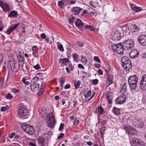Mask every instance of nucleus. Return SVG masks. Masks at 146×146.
Listing matches in <instances>:
<instances>
[{
    "label": "nucleus",
    "instance_id": "obj_1",
    "mask_svg": "<svg viewBox=\"0 0 146 146\" xmlns=\"http://www.w3.org/2000/svg\"><path fill=\"white\" fill-rule=\"evenodd\" d=\"M137 80L138 78L135 75L129 77L128 78V83L131 89H134L136 88Z\"/></svg>",
    "mask_w": 146,
    "mask_h": 146
},
{
    "label": "nucleus",
    "instance_id": "obj_2",
    "mask_svg": "<svg viewBox=\"0 0 146 146\" xmlns=\"http://www.w3.org/2000/svg\"><path fill=\"white\" fill-rule=\"evenodd\" d=\"M46 120L47 121V125L48 127L51 128L54 127L56 121L52 113H50L47 114Z\"/></svg>",
    "mask_w": 146,
    "mask_h": 146
},
{
    "label": "nucleus",
    "instance_id": "obj_3",
    "mask_svg": "<svg viewBox=\"0 0 146 146\" xmlns=\"http://www.w3.org/2000/svg\"><path fill=\"white\" fill-rule=\"evenodd\" d=\"M121 64L125 70H128L131 67V62L127 57L125 56L121 58Z\"/></svg>",
    "mask_w": 146,
    "mask_h": 146
},
{
    "label": "nucleus",
    "instance_id": "obj_4",
    "mask_svg": "<svg viewBox=\"0 0 146 146\" xmlns=\"http://www.w3.org/2000/svg\"><path fill=\"white\" fill-rule=\"evenodd\" d=\"M21 127L23 130L30 135H33L35 134V131L33 126L24 123L22 124Z\"/></svg>",
    "mask_w": 146,
    "mask_h": 146
},
{
    "label": "nucleus",
    "instance_id": "obj_5",
    "mask_svg": "<svg viewBox=\"0 0 146 146\" xmlns=\"http://www.w3.org/2000/svg\"><path fill=\"white\" fill-rule=\"evenodd\" d=\"M124 50H130L133 46V41L131 40H125L122 44Z\"/></svg>",
    "mask_w": 146,
    "mask_h": 146
},
{
    "label": "nucleus",
    "instance_id": "obj_6",
    "mask_svg": "<svg viewBox=\"0 0 146 146\" xmlns=\"http://www.w3.org/2000/svg\"><path fill=\"white\" fill-rule=\"evenodd\" d=\"M132 119L133 125L134 126L139 128H142L143 127L142 121L139 119L138 120L137 117H133Z\"/></svg>",
    "mask_w": 146,
    "mask_h": 146
},
{
    "label": "nucleus",
    "instance_id": "obj_7",
    "mask_svg": "<svg viewBox=\"0 0 146 146\" xmlns=\"http://www.w3.org/2000/svg\"><path fill=\"white\" fill-rule=\"evenodd\" d=\"M27 110L25 108H21L18 111V113L19 116L23 117V119H25L27 118Z\"/></svg>",
    "mask_w": 146,
    "mask_h": 146
},
{
    "label": "nucleus",
    "instance_id": "obj_8",
    "mask_svg": "<svg viewBox=\"0 0 146 146\" xmlns=\"http://www.w3.org/2000/svg\"><path fill=\"white\" fill-rule=\"evenodd\" d=\"M0 6L5 12H8L10 10L9 4L1 0H0Z\"/></svg>",
    "mask_w": 146,
    "mask_h": 146
},
{
    "label": "nucleus",
    "instance_id": "obj_9",
    "mask_svg": "<svg viewBox=\"0 0 146 146\" xmlns=\"http://www.w3.org/2000/svg\"><path fill=\"white\" fill-rule=\"evenodd\" d=\"M140 86L141 89L143 90H146V74L143 75L140 82Z\"/></svg>",
    "mask_w": 146,
    "mask_h": 146
},
{
    "label": "nucleus",
    "instance_id": "obj_10",
    "mask_svg": "<svg viewBox=\"0 0 146 146\" xmlns=\"http://www.w3.org/2000/svg\"><path fill=\"white\" fill-rule=\"evenodd\" d=\"M138 40L140 44L142 45H146V36L142 35L139 36Z\"/></svg>",
    "mask_w": 146,
    "mask_h": 146
},
{
    "label": "nucleus",
    "instance_id": "obj_11",
    "mask_svg": "<svg viewBox=\"0 0 146 146\" xmlns=\"http://www.w3.org/2000/svg\"><path fill=\"white\" fill-rule=\"evenodd\" d=\"M121 33L117 31H115L112 35V39L115 41L119 40L121 37Z\"/></svg>",
    "mask_w": 146,
    "mask_h": 146
},
{
    "label": "nucleus",
    "instance_id": "obj_12",
    "mask_svg": "<svg viewBox=\"0 0 146 146\" xmlns=\"http://www.w3.org/2000/svg\"><path fill=\"white\" fill-rule=\"evenodd\" d=\"M19 25L20 23H18L13 26H12L9 27V29L6 31V33L8 35L10 34L13 31L18 28Z\"/></svg>",
    "mask_w": 146,
    "mask_h": 146
},
{
    "label": "nucleus",
    "instance_id": "obj_13",
    "mask_svg": "<svg viewBox=\"0 0 146 146\" xmlns=\"http://www.w3.org/2000/svg\"><path fill=\"white\" fill-rule=\"evenodd\" d=\"M9 58V62L10 64V66L11 68V70L13 73L14 70L15 64L13 58L12 56L10 55L8 56Z\"/></svg>",
    "mask_w": 146,
    "mask_h": 146
},
{
    "label": "nucleus",
    "instance_id": "obj_14",
    "mask_svg": "<svg viewBox=\"0 0 146 146\" xmlns=\"http://www.w3.org/2000/svg\"><path fill=\"white\" fill-rule=\"evenodd\" d=\"M126 98L125 96H121L118 97L115 100V102L117 104H121L123 103L125 101Z\"/></svg>",
    "mask_w": 146,
    "mask_h": 146
},
{
    "label": "nucleus",
    "instance_id": "obj_15",
    "mask_svg": "<svg viewBox=\"0 0 146 146\" xmlns=\"http://www.w3.org/2000/svg\"><path fill=\"white\" fill-rule=\"evenodd\" d=\"M124 128L129 133L133 135L135 134L136 130L133 128L126 126H124Z\"/></svg>",
    "mask_w": 146,
    "mask_h": 146
},
{
    "label": "nucleus",
    "instance_id": "obj_16",
    "mask_svg": "<svg viewBox=\"0 0 146 146\" xmlns=\"http://www.w3.org/2000/svg\"><path fill=\"white\" fill-rule=\"evenodd\" d=\"M75 24L76 26L80 29H81L84 25L83 22L78 18L76 19Z\"/></svg>",
    "mask_w": 146,
    "mask_h": 146
},
{
    "label": "nucleus",
    "instance_id": "obj_17",
    "mask_svg": "<svg viewBox=\"0 0 146 146\" xmlns=\"http://www.w3.org/2000/svg\"><path fill=\"white\" fill-rule=\"evenodd\" d=\"M123 50L122 44L121 43L117 44V49L116 52L119 54H122L123 53Z\"/></svg>",
    "mask_w": 146,
    "mask_h": 146
},
{
    "label": "nucleus",
    "instance_id": "obj_18",
    "mask_svg": "<svg viewBox=\"0 0 146 146\" xmlns=\"http://www.w3.org/2000/svg\"><path fill=\"white\" fill-rule=\"evenodd\" d=\"M39 84L36 83L31 82L30 87L31 89L32 90H37L39 88Z\"/></svg>",
    "mask_w": 146,
    "mask_h": 146
},
{
    "label": "nucleus",
    "instance_id": "obj_19",
    "mask_svg": "<svg viewBox=\"0 0 146 146\" xmlns=\"http://www.w3.org/2000/svg\"><path fill=\"white\" fill-rule=\"evenodd\" d=\"M139 53L138 51L134 50L131 51L129 53V56L131 58H134L137 56Z\"/></svg>",
    "mask_w": 146,
    "mask_h": 146
},
{
    "label": "nucleus",
    "instance_id": "obj_20",
    "mask_svg": "<svg viewBox=\"0 0 146 146\" xmlns=\"http://www.w3.org/2000/svg\"><path fill=\"white\" fill-rule=\"evenodd\" d=\"M37 141L39 145L44 146V143L45 142V139L42 137H40L37 138Z\"/></svg>",
    "mask_w": 146,
    "mask_h": 146
},
{
    "label": "nucleus",
    "instance_id": "obj_21",
    "mask_svg": "<svg viewBox=\"0 0 146 146\" xmlns=\"http://www.w3.org/2000/svg\"><path fill=\"white\" fill-rule=\"evenodd\" d=\"M82 10V9L80 7H74L72 9L71 11L74 14H77L79 13Z\"/></svg>",
    "mask_w": 146,
    "mask_h": 146
},
{
    "label": "nucleus",
    "instance_id": "obj_22",
    "mask_svg": "<svg viewBox=\"0 0 146 146\" xmlns=\"http://www.w3.org/2000/svg\"><path fill=\"white\" fill-rule=\"evenodd\" d=\"M141 140L137 137H134L130 141L131 144H135V145L137 144L140 141H141Z\"/></svg>",
    "mask_w": 146,
    "mask_h": 146
},
{
    "label": "nucleus",
    "instance_id": "obj_23",
    "mask_svg": "<svg viewBox=\"0 0 146 146\" xmlns=\"http://www.w3.org/2000/svg\"><path fill=\"white\" fill-rule=\"evenodd\" d=\"M96 113H97L98 115H102L104 113V112L103 108L100 106L98 107V109H96Z\"/></svg>",
    "mask_w": 146,
    "mask_h": 146
},
{
    "label": "nucleus",
    "instance_id": "obj_24",
    "mask_svg": "<svg viewBox=\"0 0 146 146\" xmlns=\"http://www.w3.org/2000/svg\"><path fill=\"white\" fill-rule=\"evenodd\" d=\"M39 111L41 115V117H43L45 116L46 114V111L44 108H39Z\"/></svg>",
    "mask_w": 146,
    "mask_h": 146
},
{
    "label": "nucleus",
    "instance_id": "obj_25",
    "mask_svg": "<svg viewBox=\"0 0 146 146\" xmlns=\"http://www.w3.org/2000/svg\"><path fill=\"white\" fill-rule=\"evenodd\" d=\"M113 98V96L111 93H108L107 96V98L109 104L112 103V100Z\"/></svg>",
    "mask_w": 146,
    "mask_h": 146
},
{
    "label": "nucleus",
    "instance_id": "obj_26",
    "mask_svg": "<svg viewBox=\"0 0 146 146\" xmlns=\"http://www.w3.org/2000/svg\"><path fill=\"white\" fill-rule=\"evenodd\" d=\"M127 84L126 83H125L123 84L122 88L120 92V93H123L126 92L127 90Z\"/></svg>",
    "mask_w": 146,
    "mask_h": 146
},
{
    "label": "nucleus",
    "instance_id": "obj_27",
    "mask_svg": "<svg viewBox=\"0 0 146 146\" xmlns=\"http://www.w3.org/2000/svg\"><path fill=\"white\" fill-rule=\"evenodd\" d=\"M59 62L62 64H65L69 62V60L68 58H66L60 59L59 60Z\"/></svg>",
    "mask_w": 146,
    "mask_h": 146
},
{
    "label": "nucleus",
    "instance_id": "obj_28",
    "mask_svg": "<svg viewBox=\"0 0 146 146\" xmlns=\"http://www.w3.org/2000/svg\"><path fill=\"white\" fill-rule=\"evenodd\" d=\"M18 15L17 13L15 11H13L10 12V14L8 15L9 17L11 18L16 17Z\"/></svg>",
    "mask_w": 146,
    "mask_h": 146
},
{
    "label": "nucleus",
    "instance_id": "obj_29",
    "mask_svg": "<svg viewBox=\"0 0 146 146\" xmlns=\"http://www.w3.org/2000/svg\"><path fill=\"white\" fill-rule=\"evenodd\" d=\"M19 53L18 54H19V55L17 56L18 58L21 62H24L25 61L24 56L21 55V52L20 51H19Z\"/></svg>",
    "mask_w": 146,
    "mask_h": 146
},
{
    "label": "nucleus",
    "instance_id": "obj_30",
    "mask_svg": "<svg viewBox=\"0 0 146 146\" xmlns=\"http://www.w3.org/2000/svg\"><path fill=\"white\" fill-rule=\"evenodd\" d=\"M112 111L115 114L117 115H118L120 113L119 109L115 107L113 108Z\"/></svg>",
    "mask_w": 146,
    "mask_h": 146
},
{
    "label": "nucleus",
    "instance_id": "obj_31",
    "mask_svg": "<svg viewBox=\"0 0 146 146\" xmlns=\"http://www.w3.org/2000/svg\"><path fill=\"white\" fill-rule=\"evenodd\" d=\"M81 83V81L80 80H75L74 82V86L76 89L80 87V85Z\"/></svg>",
    "mask_w": 146,
    "mask_h": 146
},
{
    "label": "nucleus",
    "instance_id": "obj_32",
    "mask_svg": "<svg viewBox=\"0 0 146 146\" xmlns=\"http://www.w3.org/2000/svg\"><path fill=\"white\" fill-rule=\"evenodd\" d=\"M131 8L134 11L136 12H139L140 11L141 9L140 7H137L135 6L134 5L131 6Z\"/></svg>",
    "mask_w": 146,
    "mask_h": 146
},
{
    "label": "nucleus",
    "instance_id": "obj_33",
    "mask_svg": "<svg viewBox=\"0 0 146 146\" xmlns=\"http://www.w3.org/2000/svg\"><path fill=\"white\" fill-rule=\"evenodd\" d=\"M106 130V127H103L101 128L100 129V133L102 137L103 138V135L104 133V131Z\"/></svg>",
    "mask_w": 146,
    "mask_h": 146
},
{
    "label": "nucleus",
    "instance_id": "obj_34",
    "mask_svg": "<svg viewBox=\"0 0 146 146\" xmlns=\"http://www.w3.org/2000/svg\"><path fill=\"white\" fill-rule=\"evenodd\" d=\"M65 1H59L58 2V4L59 7L61 8H63L64 5V2Z\"/></svg>",
    "mask_w": 146,
    "mask_h": 146
},
{
    "label": "nucleus",
    "instance_id": "obj_35",
    "mask_svg": "<svg viewBox=\"0 0 146 146\" xmlns=\"http://www.w3.org/2000/svg\"><path fill=\"white\" fill-rule=\"evenodd\" d=\"M133 146H146L145 143L141 140L137 145H133Z\"/></svg>",
    "mask_w": 146,
    "mask_h": 146
},
{
    "label": "nucleus",
    "instance_id": "obj_36",
    "mask_svg": "<svg viewBox=\"0 0 146 146\" xmlns=\"http://www.w3.org/2000/svg\"><path fill=\"white\" fill-rule=\"evenodd\" d=\"M58 80L60 81V86L62 87L64 83V81L63 80V77H60L58 79Z\"/></svg>",
    "mask_w": 146,
    "mask_h": 146
},
{
    "label": "nucleus",
    "instance_id": "obj_37",
    "mask_svg": "<svg viewBox=\"0 0 146 146\" xmlns=\"http://www.w3.org/2000/svg\"><path fill=\"white\" fill-rule=\"evenodd\" d=\"M39 78L38 77L35 76L31 80V82L37 83V81H38Z\"/></svg>",
    "mask_w": 146,
    "mask_h": 146
},
{
    "label": "nucleus",
    "instance_id": "obj_38",
    "mask_svg": "<svg viewBox=\"0 0 146 146\" xmlns=\"http://www.w3.org/2000/svg\"><path fill=\"white\" fill-rule=\"evenodd\" d=\"M58 49L61 51L63 52L64 49L62 44L58 45L57 46Z\"/></svg>",
    "mask_w": 146,
    "mask_h": 146
},
{
    "label": "nucleus",
    "instance_id": "obj_39",
    "mask_svg": "<svg viewBox=\"0 0 146 146\" xmlns=\"http://www.w3.org/2000/svg\"><path fill=\"white\" fill-rule=\"evenodd\" d=\"M74 17H72L69 19V22L70 24H72L74 23Z\"/></svg>",
    "mask_w": 146,
    "mask_h": 146
},
{
    "label": "nucleus",
    "instance_id": "obj_40",
    "mask_svg": "<svg viewBox=\"0 0 146 146\" xmlns=\"http://www.w3.org/2000/svg\"><path fill=\"white\" fill-rule=\"evenodd\" d=\"M117 45H113L111 46L112 49L114 51H116L117 49Z\"/></svg>",
    "mask_w": 146,
    "mask_h": 146
},
{
    "label": "nucleus",
    "instance_id": "obj_41",
    "mask_svg": "<svg viewBox=\"0 0 146 146\" xmlns=\"http://www.w3.org/2000/svg\"><path fill=\"white\" fill-rule=\"evenodd\" d=\"M46 83L43 82L42 83L41 85V87L40 88V90H44V87L46 85Z\"/></svg>",
    "mask_w": 146,
    "mask_h": 146
},
{
    "label": "nucleus",
    "instance_id": "obj_42",
    "mask_svg": "<svg viewBox=\"0 0 146 146\" xmlns=\"http://www.w3.org/2000/svg\"><path fill=\"white\" fill-rule=\"evenodd\" d=\"M91 91L89 90L88 91L86 94L85 95V98H89L91 94Z\"/></svg>",
    "mask_w": 146,
    "mask_h": 146
},
{
    "label": "nucleus",
    "instance_id": "obj_43",
    "mask_svg": "<svg viewBox=\"0 0 146 146\" xmlns=\"http://www.w3.org/2000/svg\"><path fill=\"white\" fill-rule=\"evenodd\" d=\"M64 126V124L63 123H61L60 124L59 127V130L61 131L63 130Z\"/></svg>",
    "mask_w": 146,
    "mask_h": 146
},
{
    "label": "nucleus",
    "instance_id": "obj_44",
    "mask_svg": "<svg viewBox=\"0 0 146 146\" xmlns=\"http://www.w3.org/2000/svg\"><path fill=\"white\" fill-rule=\"evenodd\" d=\"M34 67L36 70L40 69L41 68L39 64H37L36 65L34 66Z\"/></svg>",
    "mask_w": 146,
    "mask_h": 146
},
{
    "label": "nucleus",
    "instance_id": "obj_45",
    "mask_svg": "<svg viewBox=\"0 0 146 146\" xmlns=\"http://www.w3.org/2000/svg\"><path fill=\"white\" fill-rule=\"evenodd\" d=\"M79 122V119L77 118L76 119L74 122V125H78V123Z\"/></svg>",
    "mask_w": 146,
    "mask_h": 146
},
{
    "label": "nucleus",
    "instance_id": "obj_46",
    "mask_svg": "<svg viewBox=\"0 0 146 146\" xmlns=\"http://www.w3.org/2000/svg\"><path fill=\"white\" fill-rule=\"evenodd\" d=\"M13 96H11V94L10 93H8L7 95L6 98L7 99H11L12 98Z\"/></svg>",
    "mask_w": 146,
    "mask_h": 146
},
{
    "label": "nucleus",
    "instance_id": "obj_47",
    "mask_svg": "<svg viewBox=\"0 0 146 146\" xmlns=\"http://www.w3.org/2000/svg\"><path fill=\"white\" fill-rule=\"evenodd\" d=\"M81 60L84 63H86L87 61V59L85 56H82Z\"/></svg>",
    "mask_w": 146,
    "mask_h": 146
},
{
    "label": "nucleus",
    "instance_id": "obj_48",
    "mask_svg": "<svg viewBox=\"0 0 146 146\" xmlns=\"http://www.w3.org/2000/svg\"><path fill=\"white\" fill-rule=\"evenodd\" d=\"M98 80L96 79H94L92 81V83L94 85L97 84L98 83Z\"/></svg>",
    "mask_w": 146,
    "mask_h": 146
},
{
    "label": "nucleus",
    "instance_id": "obj_49",
    "mask_svg": "<svg viewBox=\"0 0 146 146\" xmlns=\"http://www.w3.org/2000/svg\"><path fill=\"white\" fill-rule=\"evenodd\" d=\"M133 26L134 29V31L135 32H137L139 30V28L137 27V26L135 25H133Z\"/></svg>",
    "mask_w": 146,
    "mask_h": 146
},
{
    "label": "nucleus",
    "instance_id": "obj_50",
    "mask_svg": "<svg viewBox=\"0 0 146 146\" xmlns=\"http://www.w3.org/2000/svg\"><path fill=\"white\" fill-rule=\"evenodd\" d=\"M94 59L98 62H100L101 61L100 60L99 57L97 56H95L94 57Z\"/></svg>",
    "mask_w": 146,
    "mask_h": 146
},
{
    "label": "nucleus",
    "instance_id": "obj_51",
    "mask_svg": "<svg viewBox=\"0 0 146 146\" xmlns=\"http://www.w3.org/2000/svg\"><path fill=\"white\" fill-rule=\"evenodd\" d=\"M77 45L80 47H81L84 45V44L81 42L78 41L77 42Z\"/></svg>",
    "mask_w": 146,
    "mask_h": 146
},
{
    "label": "nucleus",
    "instance_id": "obj_52",
    "mask_svg": "<svg viewBox=\"0 0 146 146\" xmlns=\"http://www.w3.org/2000/svg\"><path fill=\"white\" fill-rule=\"evenodd\" d=\"M78 56L77 54H73V57L74 59L76 60L77 59Z\"/></svg>",
    "mask_w": 146,
    "mask_h": 146
},
{
    "label": "nucleus",
    "instance_id": "obj_53",
    "mask_svg": "<svg viewBox=\"0 0 146 146\" xmlns=\"http://www.w3.org/2000/svg\"><path fill=\"white\" fill-rule=\"evenodd\" d=\"M19 64L21 66L22 68L24 64V62H21V61H18Z\"/></svg>",
    "mask_w": 146,
    "mask_h": 146
},
{
    "label": "nucleus",
    "instance_id": "obj_54",
    "mask_svg": "<svg viewBox=\"0 0 146 146\" xmlns=\"http://www.w3.org/2000/svg\"><path fill=\"white\" fill-rule=\"evenodd\" d=\"M64 135V134L63 133H61L60 134V135L58 136V139H61L62 137Z\"/></svg>",
    "mask_w": 146,
    "mask_h": 146
},
{
    "label": "nucleus",
    "instance_id": "obj_55",
    "mask_svg": "<svg viewBox=\"0 0 146 146\" xmlns=\"http://www.w3.org/2000/svg\"><path fill=\"white\" fill-rule=\"evenodd\" d=\"M40 36L42 38L45 39L46 37V35L44 33H43L40 34Z\"/></svg>",
    "mask_w": 146,
    "mask_h": 146
},
{
    "label": "nucleus",
    "instance_id": "obj_56",
    "mask_svg": "<svg viewBox=\"0 0 146 146\" xmlns=\"http://www.w3.org/2000/svg\"><path fill=\"white\" fill-rule=\"evenodd\" d=\"M15 133H11L9 136V137L10 138H12L13 136L15 135Z\"/></svg>",
    "mask_w": 146,
    "mask_h": 146
},
{
    "label": "nucleus",
    "instance_id": "obj_57",
    "mask_svg": "<svg viewBox=\"0 0 146 146\" xmlns=\"http://www.w3.org/2000/svg\"><path fill=\"white\" fill-rule=\"evenodd\" d=\"M3 60V56L1 54H0V64L2 62Z\"/></svg>",
    "mask_w": 146,
    "mask_h": 146
},
{
    "label": "nucleus",
    "instance_id": "obj_58",
    "mask_svg": "<svg viewBox=\"0 0 146 146\" xmlns=\"http://www.w3.org/2000/svg\"><path fill=\"white\" fill-rule=\"evenodd\" d=\"M3 27V25L2 23V21H0V31L2 30V28Z\"/></svg>",
    "mask_w": 146,
    "mask_h": 146
},
{
    "label": "nucleus",
    "instance_id": "obj_59",
    "mask_svg": "<svg viewBox=\"0 0 146 146\" xmlns=\"http://www.w3.org/2000/svg\"><path fill=\"white\" fill-rule=\"evenodd\" d=\"M98 73L100 75H102L103 74V71L100 69H99L98 70Z\"/></svg>",
    "mask_w": 146,
    "mask_h": 146
},
{
    "label": "nucleus",
    "instance_id": "obj_60",
    "mask_svg": "<svg viewBox=\"0 0 146 146\" xmlns=\"http://www.w3.org/2000/svg\"><path fill=\"white\" fill-rule=\"evenodd\" d=\"M19 91L17 89L13 88L12 89V92L14 93H17Z\"/></svg>",
    "mask_w": 146,
    "mask_h": 146
},
{
    "label": "nucleus",
    "instance_id": "obj_61",
    "mask_svg": "<svg viewBox=\"0 0 146 146\" xmlns=\"http://www.w3.org/2000/svg\"><path fill=\"white\" fill-rule=\"evenodd\" d=\"M7 108L5 107H2L1 108V111H5L6 110Z\"/></svg>",
    "mask_w": 146,
    "mask_h": 146
},
{
    "label": "nucleus",
    "instance_id": "obj_62",
    "mask_svg": "<svg viewBox=\"0 0 146 146\" xmlns=\"http://www.w3.org/2000/svg\"><path fill=\"white\" fill-rule=\"evenodd\" d=\"M89 29L91 31H93L95 30L94 28L92 26L90 25Z\"/></svg>",
    "mask_w": 146,
    "mask_h": 146
},
{
    "label": "nucleus",
    "instance_id": "obj_63",
    "mask_svg": "<svg viewBox=\"0 0 146 146\" xmlns=\"http://www.w3.org/2000/svg\"><path fill=\"white\" fill-rule=\"evenodd\" d=\"M70 87V86L69 84H67L64 87V89H68Z\"/></svg>",
    "mask_w": 146,
    "mask_h": 146
},
{
    "label": "nucleus",
    "instance_id": "obj_64",
    "mask_svg": "<svg viewBox=\"0 0 146 146\" xmlns=\"http://www.w3.org/2000/svg\"><path fill=\"white\" fill-rule=\"evenodd\" d=\"M78 68L82 69H84V67L81 64H79L78 65Z\"/></svg>",
    "mask_w": 146,
    "mask_h": 146
}]
</instances>
